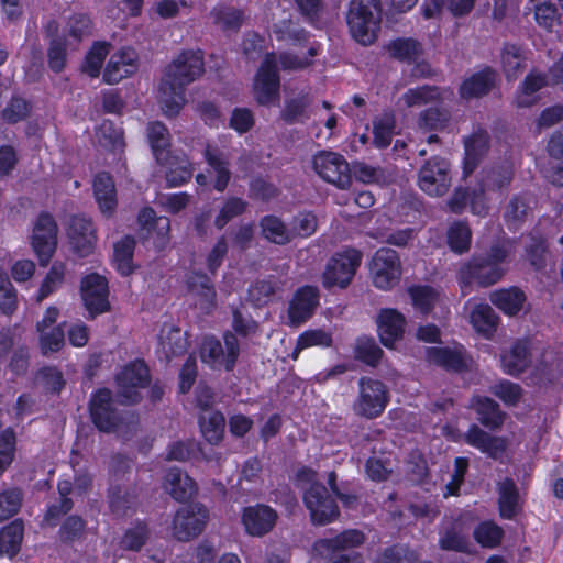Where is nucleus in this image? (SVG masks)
Returning <instances> with one entry per match:
<instances>
[{
  "instance_id": "f257e3e1",
  "label": "nucleus",
  "mask_w": 563,
  "mask_h": 563,
  "mask_svg": "<svg viewBox=\"0 0 563 563\" xmlns=\"http://www.w3.org/2000/svg\"><path fill=\"white\" fill-rule=\"evenodd\" d=\"M202 52H180L165 68L158 86V102L167 117L177 115L186 102L185 89L205 71Z\"/></svg>"
},
{
  "instance_id": "f03ea898",
  "label": "nucleus",
  "mask_w": 563,
  "mask_h": 563,
  "mask_svg": "<svg viewBox=\"0 0 563 563\" xmlns=\"http://www.w3.org/2000/svg\"><path fill=\"white\" fill-rule=\"evenodd\" d=\"M317 473L303 467L297 472V481L300 485L311 484L305 492L303 501L310 512L313 525L324 526L334 521L339 515V508L328 489L316 483Z\"/></svg>"
},
{
  "instance_id": "7ed1b4c3",
  "label": "nucleus",
  "mask_w": 563,
  "mask_h": 563,
  "mask_svg": "<svg viewBox=\"0 0 563 563\" xmlns=\"http://www.w3.org/2000/svg\"><path fill=\"white\" fill-rule=\"evenodd\" d=\"M346 21L356 42L362 45L373 44L380 26L379 0H352Z\"/></svg>"
},
{
  "instance_id": "20e7f679",
  "label": "nucleus",
  "mask_w": 563,
  "mask_h": 563,
  "mask_svg": "<svg viewBox=\"0 0 563 563\" xmlns=\"http://www.w3.org/2000/svg\"><path fill=\"white\" fill-rule=\"evenodd\" d=\"M512 252V242L504 241L492 247L487 260H474L460 269V280L464 285L476 282L481 286H490L503 277L505 269L498 264Z\"/></svg>"
},
{
  "instance_id": "39448f33",
  "label": "nucleus",
  "mask_w": 563,
  "mask_h": 563,
  "mask_svg": "<svg viewBox=\"0 0 563 563\" xmlns=\"http://www.w3.org/2000/svg\"><path fill=\"white\" fill-rule=\"evenodd\" d=\"M362 253L354 249H346L335 253L328 262L322 275V284L325 288H345L352 282L358 266Z\"/></svg>"
},
{
  "instance_id": "423d86ee",
  "label": "nucleus",
  "mask_w": 563,
  "mask_h": 563,
  "mask_svg": "<svg viewBox=\"0 0 563 563\" xmlns=\"http://www.w3.org/2000/svg\"><path fill=\"white\" fill-rule=\"evenodd\" d=\"M369 274L376 288L386 291L396 287L402 275L398 253L387 247L376 251L369 264Z\"/></svg>"
},
{
  "instance_id": "0eeeda50",
  "label": "nucleus",
  "mask_w": 563,
  "mask_h": 563,
  "mask_svg": "<svg viewBox=\"0 0 563 563\" xmlns=\"http://www.w3.org/2000/svg\"><path fill=\"white\" fill-rule=\"evenodd\" d=\"M389 401L386 385L380 380L362 377L358 382V396L353 405L356 415L373 419L383 413Z\"/></svg>"
},
{
  "instance_id": "6e6552de",
  "label": "nucleus",
  "mask_w": 563,
  "mask_h": 563,
  "mask_svg": "<svg viewBox=\"0 0 563 563\" xmlns=\"http://www.w3.org/2000/svg\"><path fill=\"white\" fill-rule=\"evenodd\" d=\"M279 88L277 56L274 53H267L253 81L254 98L261 106L277 104L279 101Z\"/></svg>"
},
{
  "instance_id": "1a4fd4ad",
  "label": "nucleus",
  "mask_w": 563,
  "mask_h": 563,
  "mask_svg": "<svg viewBox=\"0 0 563 563\" xmlns=\"http://www.w3.org/2000/svg\"><path fill=\"white\" fill-rule=\"evenodd\" d=\"M223 341L224 345L214 338H206L200 347V358L211 368L231 371L240 353L239 342L231 332L224 334Z\"/></svg>"
},
{
  "instance_id": "9d476101",
  "label": "nucleus",
  "mask_w": 563,
  "mask_h": 563,
  "mask_svg": "<svg viewBox=\"0 0 563 563\" xmlns=\"http://www.w3.org/2000/svg\"><path fill=\"white\" fill-rule=\"evenodd\" d=\"M209 511L200 504L180 507L173 517L170 532L178 541H190L205 529Z\"/></svg>"
},
{
  "instance_id": "9b49d317",
  "label": "nucleus",
  "mask_w": 563,
  "mask_h": 563,
  "mask_svg": "<svg viewBox=\"0 0 563 563\" xmlns=\"http://www.w3.org/2000/svg\"><path fill=\"white\" fill-rule=\"evenodd\" d=\"M312 168L323 180L345 189L351 184V172L346 159L338 153L320 151L313 155Z\"/></svg>"
},
{
  "instance_id": "f8f14e48",
  "label": "nucleus",
  "mask_w": 563,
  "mask_h": 563,
  "mask_svg": "<svg viewBox=\"0 0 563 563\" xmlns=\"http://www.w3.org/2000/svg\"><path fill=\"white\" fill-rule=\"evenodd\" d=\"M57 223L48 213H42L36 219L31 235V245L41 266L48 265L57 249Z\"/></svg>"
},
{
  "instance_id": "ddd939ff",
  "label": "nucleus",
  "mask_w": 563,
  "mask_h": 563,
  "mask_svg": "<svg viewBox=\"0 0 563 563\" xmlns=\"http://www.w3.org/2000/svg\"><path fill=\"white\" fill-rule=\"evenodd\" d=\"M150 373L142 361L125 366L117 377L118 395L123 404H134L141 399L140 389L147 386Z\"/></svg>"
},
{
  "instance_id": "4468645a",
  "label": "nucleus",
  "mask_w": 563,
  "mask_h": 563,
  "mask_svg": "<svg viewBox=\"0 0 563 563\" xmlns=\"http://www.w3.org/2000/svg\"><path fill=\"white\" fill-rule=\"evenodd\" d=\"M449 164L445 159L433 157L426 162L419 173L418 184L430 196H442L450 187Z\"/></svg>"
},
{
  "instance_id": "2eb2a0df",
  "label": "nucleus",
  "mask_w": 563,
  "mask_h": 563,
  "mask_svg": "<svg viewBox=\"0 0 563 563\" xmlns=\"http://www.w3.org/2000/svg\"><path fill=\"white\" fill-rule=\"evenodd\" d=\"M81 298L91 318L110 309L108 283L98 274H90L81 280Z\"/></svg>"
},
{
  "instance_id": "dca6fc26",
  "label": "nucleus",
  "mask_w": 563,
  "mask_h": 563,
  "mask_svg": "<svg viewBox=\"0 0 563 563\" xmlns=\"http://www.w3.org/2000/svg\"><path fill=\"white\" fill-rule=\"evenodd\" d=\"M59 316L56 307H48L43 318L37 322L40 347L43 354L58 352L65 344L63 324L55 325Z\"/></svg>"
},
{
  "instance_id": "f3484780",
  "label": "nucleus",
  "mask_w": 563,
  "mask_h": 563,
  "mask_svg": "<svg viewBox=\"0 0 563 563\" xmlns=\"http://www.w3.org/2000/svg\"><path fill=\"white\" fill-rule=\"evenodd\" d=\"M89 410L93 424L100 431L111 432L115 430L119 416L113 407L112 395L109 389H99L92 395Z\"/></svg>"
},
{
  "instance_id": "a211bd4d",
  "label": "nucleus",
  "mask_w": 563,
  "mask_h": 563,
  "mask_svg": "<svg viewBox=\"0 0 563 563\" xmlns=\"http://www.w3.org/2000/svg\"><path fill=\"white\" fill-rule=\"evenodd\" d=\"M319 305L318 289L311 286L299 288L288 307V324L298 327L309 320Z\"/></svg>"
},
{
  "instance_id": "6ab92c4d",
  "label": "nucleus",
  "mask_w": 563,
  "mask_h": 563,
  "mask_svg": "<svg viewBox=\"0 0 563 563\" xmlns=\"http://www.w3.org/2000/svg\"><path fill=\"white\" fill-rule=\"evenodd\" d=\"M139 67V57L133 48L124 47L113 53L104 68L103 80L109 84H118L122 79L133 75Z\"/></svg>"
},
{
  "instance_id": "aec40b11",
  "label": "nucleus",
  "mask_w": 563,
  "mask_h": 563,
  "mask_svg": "<svg viewBox=\"0 0 563 563\" xmlns=\"http://www.w3.org/2000/svg\"><path fill=\"white\" fill-rule=\"evenodd\" d=\"M188 294L201 311L209 313L217 305V292L210 278L197 272H190L185 279Z\"/></svg>"
},
{
  "instance_id": "412c9836",
  "label": "nucleus",
  "mask_w": 563,
  "mask_h": 563,
  "mask_svg": "<svg viewBox=\"0 0 563 563\" xmlns=\"http://www.w3.org/2000/svg\"><path fill=\"white\" fill-rule=\"evenodd\" d=\"M464 309L474 330L484 338L490 339L498 324V316L493 308L486 302L471 298L465 302Z\"/></svg>"
},
{
  "instance_id": "4be33fe9",
  "label": "nucleus",
  "mask_w": 563,
  "mask_h": 563,
  "mask_svg": "<svg viewBox=\"0 0 563 563\" xmlns=\"http://www.w3.org/2000/svg\"><path fill=\"white\" fill-rule=\"evenodd\" d=\"M277 520L276 511L266 505H255L243 509L242 523L250 536L262 537L268 533Z\"/></svg>"
},
{
  "instance_id": "5701e85b",
  "label": "nucleus",
  "mask_w": 563,
  "mask_h": 563,
  "mask_svg": "<svg viewBox=\"0 0 563 563\" xmlns=\"http://www.w3.org/2000/svg\"><path fill=\"white\" fill-rule=\"evenodd\" d=\"M376 323L380 342L391 349L404 335L406 318L396 309L385 308L377 314Z\"/></svg>"
},
{
  "instance_id": "b1692460",
  "label": "nucleus",
  "mask_w": 563,
  "mask_h": 563,
  "mask_svg": "<svg viewBox=\"0 0 563 563\" xmlns=\"http://www.w3.org/2000/svg\"><path fill=\"white\" fill-rule=\"evenodd\" d=\"M67 234L74 251L79 256H87L93 251L97 236L90 219L81 216L73 217Z\"/></svg>"
},
{
  "instance_id": "393cba45",
  "label": "nucleus",
  "mask_w": 563,
  "mask_h": 563,
  "mask_svg": "<svg viewBox=\"0 0 563 563\" xmlns=\"http://www.w3.org/2000/svg\"><path fill=\"white\" fill-rule=\"evenodd\" d=\"M426 358L430 364L448 371L461 372L468 365V357L460 344L452 346H433L426 351Z\"/></svg>"
},
{
  "instance_id": "a878e982",
  "label": "nucleus",
  "mask_w": 563,
  "mask_h": 563,
  "mask_svg": "<svg viewBox=\"0 0 563 563\" xmlns=\"http://www.w3.org/2000/svg\"><path fill=\"white\" fill-rule=\"evenodd\" d=\"M444 99V91L435 86H420L407 89L397 100V107L404 111L412 108H420L428 104H435Z\"/></svg>"
},
{
  "instance_id": "bb28decb",
  "label": "nucleus",
  "mask_w": 563,
  "mask_h": 563,
  "mask_svg": "<svg viewBox=\"0 0 563 563\" xmlns=\"http://www.w3.org/2000/svg\"><path fill=\"white\" fill-rule=\"evenodd\" d=\"M205 159L216 174L214 188L223 191L230 179L229 155L225 154L217 144L209 143L205 148Z\"/></svg>"
},
{
  "instance_id": "cd10ccee",
  "label": "nucleus",
  "mask_w": 563,
  "mask_h": 563,
  "mask_svg": "<svg viewBox=\"0 0 563 563\" xmlns=\"http://www.w3.org/2000/svg\"><path fill=\"white\" fill-rule=\"evenodd\" d=\"M365 538L362 531L356 529L345 530L333 538L320 539L314 543V549L322 555L349 550L363 544Z\"/></svg>"
},
{
  "instance_id": "c85d7f7f",
  "label": "nucleus",
  "mask_w": 563,
  "mask_h": 563,
  "mask_svg": "<svg viewBox=\"0 0 563 563\" xmlns=\"http://www.w3.org/2000/svg\"><path fill=\"white\" fill-rule=\"evenodd\" d=\"M164 489L176 500L191 498L196 493V484L191 477L179 468H170L164 479Z\"/></svg>"
},
{
  "instance_id": "c756f323",
  "label": "nucleus",
  "mask_w": 563,
  "mask_h": 563,
  "mask_svg": "<svg viewBox=\"0 0 563 563\" xmlns=\"http://www.w3.org/2000/svg\"><path fill=\"white\" fill-rule=\"evenodd\" d=\"M465 441L492 457L499 456L506 449V441L503 438L493 437L476 424H473L465 433Z\"/></svg>"
},
{
  "instance_id": "7c9ffc66",
  "label": "nucleus",
  "mask_w": 563,
  "mask_h": 563,
  "mask_svg": "<svg viewBox=\"0 0 563 563\" xmlns=\"http://www.w3.org/2000/svg\"><path fill=\"white\" fill-rule=\"evenodd\" d=\"M47 34L51 37L47 51L48 66L53 71L59 73L66 65L67 48H73L74 46L70 41H66V38L57 34V24L55 22H51L47 25Z\"/></svg>"
},
{
  "instance_id": "2f4dec72",
  "label": "nucleus",
  "mask_w": 563,
  "mask_h": 563,
  "mask_svg": "<svg viewBox=\"0 0 563 563\" xmlns=\"http://www.w3.org/2000/svg\"><path fill=\"white\" fill-rule=\"evenodd\" d=\"M495 79L496 73L490 68H485L462 82L460 95L464 99L482 97L494 87Z\"/></svg>"
},
{
  "instance_id": "473e14b6",
  "label": "nucleus",
  "mask_w": 563,
  "mask_h": 563,
  "mask_svg": "<svg viewBox=\"0 0 563 563\" xmlns=\"http://www.w3.org/2000/svg\"><path fill=\"white\" fill-rule=\"evenodd\" d=\"M93 191L96 201L103 214H111L117 207L115 188L112 178L107 173L95 177Z\"/></svg>"
},
{
  "instance_id": "72a5a7b5",
  "label": "nucleus",
  "mask_w": 563,
  "mask_h": 563,
  "mask_svg": "<svg viewBox=\"0 0 563 563\" xmlns=\"http://www.w3.org/2000/svg\"><path fill=\"white\" fill-rule=\"evenodd\" d=\"M396 132V117L393 111H384L373 119V144L378 148L390 145Z\"/></svg>"
},
{
  "instance_id": "f704fd0d",
  "label": "nucleus",
  "mask_w": 563,
  "mask_h": 563,
  "mask_svg": "<svg viewBox=\"0 0 563 563\" xmlns=\"http://www.w3.org/2000/svg\"><path fill=\"white\" fill-rule=\"evenodd\" d=\"M499 512L505 519H512L520 511V498L512 479L506 478L499 483Z\"/></svg>"
},
{
  "instance_id": "c9c22d12",
  "label": "nucleus",
  "mask_w": 563,
  "mask_h": 563,
  "mask_svg": "<svg viewBox=\"0 0 563 563\" xmlns=\"http://www.w3.org/2000/svg\"><path fill=\"white\" fill-rule=\"evenodd\" d=\"M547 85V77L538 71L529 73L515 97V103L518 107H530L534 104L539 97L537 92Z\"/></svg>"
},
{
  "instance_id": "e433bc0d",
  "label": "nucleus",
  "mask_w": 563,
  "mask_h": 563,
  "mask_svg": "<svg viewBox=\"0 0 563 563\" xmlns=\"http://www.w3.org/2000/svg\"><path fill=\"white\" fill-rule=\"evenodd\" d=\"M490 301L505 314L515 316L522 309L526 296L519 288L511 287L494 291Z\"/></svg>"
},
{
  "instance_id": "4c0bfd02",
  "label": "nucleus",
  "mask_w": 563,
  "mask_h": 563,
  "mask_svg": "<svg viewBox=\"0 0 563 563\" xmlns=\"http://www.w3.org/2000/svg\"><path fill=\"white\" fill-rule=\"evenodd\" d=\"M488 147V134L486 131L478 130L465 141V159L463 166L464 176L470 175L477 165L478 157L483 155Z\"/></svg>"
},
{
  "instance_id": "58836bf2",
  "label": "nucleus",
  "mask_w": 563,
  "mask_h": 563,
  "mask_svg": "<svg viewBox=\"0 0 563 563\" xmlns=\"http://www.w3.org/2000/svg\"><path fill=\"white\" fill-rule=\"evenodd\" d=\"M282 290V283L275 277L256 280L249 288V300L257 307L271 302Z\"/></svg>"
},
{
  "instance_id": "ea45409f",
  "label": "nucleus",
  "mask_w": 563,
  "mask_h": 563,
  "mask_svg": "<svg viewBox=\"0 0 563 563\" xmlns=\"http://www.w3.org/2000/svg\"><path fill=\"white\" fill-rule=\"evenodd\" d=\"M530 363L528 345L526 342H516L509 351L501 356V366L505 373L518 375L526 369Z\"/></svg>"
},
{
  "instance_id": "a19ab883",
  "label": "nucleus",
  "mask_w": 563,
  "mask_h": 563,
  "mask_svg": "<svg viewBox=\"0 0 563 563\" xmlns=\"http://www.w3.org/2000/svg\"><path fill=\"white\" fill-rule=\"evenodd\" d=\"M159 164L166 166V180L172 187L183 185L192 176L191 163L186 157L170 156L169 153Z\"/></svg>"
},
{
  "instance_id": "79ce46f5",
  "label": "nucleus",
  "mask_w": 563,
  "mask_h": 563,
  "mask_svg": "<svg viewBox=\"0 0 563 563\" xmlns=\"http://www.w3.org/2000/svg\"><path fill=\"white\" fill-rule=\"evenodd\" d=\"M147 140L157 163H163L169 154L170 135L167 128L161 122L147 125Z\"/></svg>"
},
{
  "instance_id": "37998d69",
  "label": "nucleus",
  "mask_w": 563,
  "mask_h": 563,
  "mask_svg": "<svg viewBox=\"0 0 563 563\" xmlns=\"http://www.w3.org/2000/svg\"><path fill=\"white\" fill-rule=\"evenodd\" d=\"M159 346L164 356L169 360L186 351L187 342L185 334L179 328L165 325L161 330Z\"/></svg>"
},
{
  "instance_id": "c03bdc74",
  "label": "nucleus",
  "mask_w": 563,
  "mask_h": 563,
  "mask_svg": "<svg viewBox=\"0 0 563 563\" xmlns=\"http://www.w3.org/2000/svg\"><path fill=\"white\" fill-rule=\"evenodd\" d=\"M263 236L272 243L284 245L294 239V232L275 216H266L261 220Z\"/></svg>"
},
{
  "instance_id": "a18cd8bd",
  "label": "nucleus",
  "mask_w": 563,
  "mask_h": 563,
  "mask_svg": "<svg viewBox=\"0 0 563 563\" xmlns=\"http://www.w3.org/2000/svg\"><path fill=\"white\" fill-rule=\"evenodd\" d=\"M411 303L422 314L429 313L441 300V294L431 286L416 285L407 289Z\"/></svg>"
},
{
  "instance_id": "49530a36",
  "label": "nucleus",
  "mask_w": 563,
  "mask_h": 563,
  "mask_svg": "<svg viewBox=\"0 0 563 563\" xmlns=\"http://www.w3.org/2000/svg\"><path fill=\"white\" fill-rule=\"evenodd\" d=\"M98 144L113 153H121L124 148V139L121 128L111 121H103L96 131Z\"/></svg>"
},
{
  "instance_id": "de8ad7c7",
  "label": "nucleus",
  "mask_w": 563,
  "mask_h": 563,
  "mask_svg": "<svg viewBox=\"0 0 563 563\" xmlns=\"http://www.w3.org/2000/svg\"><path fill=\"white\" fill-rule=\"evenodd\" d=\"M24 527L19 520L12 521L0 531V553L10 558L15 555L21 547Z\"/></svg>"
},
{
  "instance_id": "09e8293b",
  "label": "nucleus",
  "mask_w": 563,
  "mask_h": 563,
  "mask_svg": "<svg viewBox=\"0 0 563 563\" xmlns=\"http://www.w3.org/2000/svg\"><path fill=\"white\" fill-rule=\"evenodd\" d=\"M66 276V264L60 261H55L47 274L45 275L37 294V301H42L55 291H57L64 284Z\"/></svg>"
},
{
  "instance_id": "8fccbe9b",
  "label": "nucleus",
  "mask_w": 563,
  "mask_h": 563,
  "mask_svg": "<svg viewBox=\"0 0 563 563\" xmlns=\"http://www.w3.org/2000/svg\"><path fill=\"white\" fill-rule=\"evenodd\" d=\"M135 241L131 236H124L114 244L113 263L118 272L126 276L134 269L133 266V251Z\"/></svg>"
},
{
  "instance_id": "3c124183",
  "label": "nucleus",
  "mask_w": 563,
  "mask_h": 563,
  "mask_svg": "<svg viewBox=\"0 0 563 563\" xmlns=\"http://www.w3.org/2000/svg\"><path fill=\"white\" fill-rule=\"evenodd\" d=\"M200 430L210 444H218L224 433V417L219 411L206 412L200 417Z\"/></svg>"
},
{
  "instance_id": "603ef678",
  "label": "nucleus",
  "mask_w": 563,
  "mask_h": 563,
  "mask_svg": "<svg viewBox=\"0 0 563 563\" xmlns=\"http://www.w3.org/2000/svg\"><path fill=\"white\" fill-rule=\"evenodd\" d=\"M526 59L523 49L516 45H506L501 53V65L506 77L517 78L526 66Z\"/></svg>"
},
{
  "instance_id": "864d4df0",
  "label": "nucleus",
  "mask_w": 563,
  "mask_h": 563,
  "mask_svg": "<svg viewBox=\"0 0 563 563\" xmlns=\"http://www.w3.org/2000/svg\"><path fill=\"white\" fill-rule=\"evenodd\" d=\"M472 406L484 426L495 428L503 423V415L494 400L487 397H476L473 399Z\"/></svg>"
},
{
  "instance_id": "5fc2aeb1",
  "label": "nucleus",
  "mask_w": 563,
  "mask_h": 563,
  "mask_svg": "<svg viewBox=\"0 0 563 563\" xmlns=\"http://www.w3.org/2000/svg\"><path fill=\"white\" fill-rule=\"evenodd\" d=\"M512 179V170L507 166L485 169L482 173L479 185L489 192L501 190L507 187Z\"/></svg>"
},
{
  "instance_id": "6e6d98bb",
  "label": "nucleus",
  "mask_w": 563,
  "mask_h": 563,
  "mask_svg": "<svg viewBox=\"0 0 563 563\" xmlns=\"http://www.w3.org/2000/svg\"><path fill=\"white\" fill-rule=\"evenodd\" d=\"M311 102L309 92H301L298 97L288 99L282 110V119L289 124L301 122L307 117L306 112Z\"/></svg>"
},
{
  "instance_id": "4d7b16f0",
  "label": "nucleus",
  "mask_w": 563,
  "mask_h": 563,
  "mask_svg": "<svg viewBox=\"0 0 563 563\" xmlns=\"http://www.w3.org/2000/svg\"><path fill=\"white\" fill-rule=\"evenodd\" d=\"M331 344L332 334L330 332L322 329L307 330L298 336L292 358L297 360L299 353L305 349L312 346L329 347Z\"/></svg>"
},
{
  "instance_id": "13d9d810",
  "label": "nucleus",
  "mask_w": 563,
  "mask_h": 563,
  "mask_svg": "<svg viewBox=\"0 0 563 563\" xmlns=\"http://www.w3.org/2000/svg\"><path fill=\"white\" fill-rule=\"evenodd\" d=\"M211 16L213 23L224 31H235L243 22V12L232 7H216L211 12Z\"/></svg>"
},
{
  "instance_id": "bf43d9fd",
  "label": "nucleus",
  "mask_w": 563,
  "mask_h": 563,
  "mask_svg": "<svg viewBox=\"0 0 563 563\" xmlns=\"http://www.w3.org/2000/svg\"><path fill=\"white\" fill-rule=\"evenodd\" d=\"M389 54L400 60L415 62L422 53L419 42L412 38H397L388 44Z\"/></svg>"
},
{
  "instance_id": "052dcab7",
  "label": "nucleus",
  "mask_w": 563,
  "mask_h": 563,
  "mask_svg": "<svg viewBox=\"0 0 563 563\" xmlns=\"http://www.w3.org/2000/svg\"><path fill=\"white\" fill-rule=\"evenodd\" d=\"M273 33L278 41L286 44L301 47L302 43L307 41V33L305 30L299 29L290 20H283L280 23L275 24Z\"/></svg>"
},
{
  "instance_id": "680f3d73",
  "label": "nucleus",
  "mask_w": 563,
  "mask_h": 563,
  "mask_svg": "<svg viewBox=\"0 0 563 563\" xmlns=\"http://www.w3.org/2000/svg\"><path fill=\"white\" fill-rule=\"evenodd\" d=\"M308 55L300 56L297 53L286 52L279 55L277 63L285 70H299L303 69L312 63V58L319 52V45L311 43L307 45Z\"/></svg>"
},
{
  "instance_id": "e2e57ef3",
  "label": "nucleus",
  "mask_w": 563,
  "mask_h": 563,
  "mask_svg": "<svg viewBox=\"0 0 563 563\" xmlns=\"http://www.w3.org/2000/svg\"><path fill=\"white\" fill-rule=\"evenodd\" d=\"M472 233L464 222H454L448 231V243L455 253H464L470 249Z\"/></svg>"
},
{
  "instance_id": "0e129e2a",
  "label": "nucleus",
  "mask_w": 563,
  "mask_h": 563,
  "mask_svg": "<svg viewBox=\"0 0 563 563\" xmlns=\"http://www.w3.org/2000/svg\"><path fill=\"white\" fill-rule=\"evenodd\" d=\"M383 355L382 349L376 344L372 338L362 336L355 343V357L366 363L367 365L375 366L378 364Z\"/></svg>"
},
{
  "instance_id": "69168bd1",
  "label": "nucleus",
  "mask_w": 563,
  "mask_h": 563,
  "mask_svg": "<svg viewBox=\"0 0 563 563\" xmlns=\"http://www.w3.org/2000/svg\"><path fill=\"white\" fill-rule=\"evenodd\" d=\"M474 538L482 547L495 548L501 541L503 530L492 521H484L474 530Z\"/></svg>"
},
{
  "instance_id": "338daca9",
  "label": "nucleus",
  "mask_w": 563,
  "mask_h": 563,
  "mask_svg": "<svg viewBox=\"0 0 563 563\" xmlns=\"http://www.w3.org/2000/svg\"><path fill=\"white\" fill-rule=\"evenodd\" d=\"M91 22L84 14L74 15L67 23V33L63 37L70 41L75 47L84 37L90 35Z\"/></svg>"
},
{
  "instance_id": "774afa93",
  "label": "nucleus",
  "mask_w": 563,
  "mask_h": 563,
  "mask_svg": "<svg viewBox=\"0 0 563 563\" xmlns=\"http://www.w3.org/2000/svg\"><path fill=\"white\" fill-rule=\"evenodd\" d=\"M109 53V45L107 43H95L86 56L84 64V71L90 77L96 78L100 74L101 66L106 56Z\"/></svg>"
}]
</instances>
